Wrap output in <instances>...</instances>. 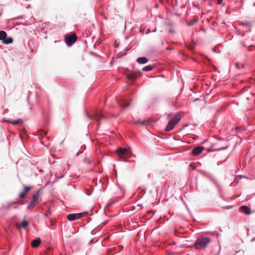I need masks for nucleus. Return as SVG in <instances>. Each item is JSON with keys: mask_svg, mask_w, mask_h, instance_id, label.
Returning <instances> with one entry per match:
<instances>
[{"mask_svg": "<svg viewBox=\"0 0 255 255\" xmlns=\"http://www.w3.org/2000/svg\"><path fill=\"white\" fill-rule=\"evenodd\" d=\"M210 241V239L208 237H201L199 238L195 244V248L198 250H203L207 248Z\"/></svg>", "mask_w": 255, "mask_h": 255, "instance_id": "1", "label": "nucleus"}, {"mask_svg": "<svg viewBox=\"0 0 255 255\" xmlns=\"http://www.w3.org/2000/svg\"><path fill=\"white\" fill-rule=\"evenodd\" d=\"M181 120V116L179 114H177L175 115L174 118L171 119L167 125L165 131H169L173 128Z\"/></svg>", "mask_w": 255, "mask_h": 255, "instance_id": "2", "label": "nucleus"}, {"mask_svg": "<svg viewBox=\"0 0 255 255\" xmlns=\"http://www.w3.org/2000/svg\"><path fill=\"white\" fill-rule=\"evenodd\" d=\"M117 153L119 157L124 159L129 158L131 155L130 149L127 148H120Z\"/></svg>", "mask_w": 255, "mask_h": 255, "instance_id": "3", "label": "nucleus"}, {"mask_svg": "<svg viewBox=\"0 0 255 255\" xmlns=\"http://www.w3.org/2000/svg\"><path fill=\"white\" fill-rule=\"evenodd\" d=\"M40 195V190H37L36 193L33 195L32 199L29 204V205L28 206L27 208L28 209H33L36 204H37L38 203V199L39 195Z\"/></svg>", "mask_w": 255, "mask_h": 255, "instance_id": "4", "label": "nucleus"}, {"mask_svg": "<svg viewBox=\"0 0 255 255\" xmlns=\"http://www.w3.org/2000/svg\"><path fill=\"white\" fill-rule=\"evenodd\" d=\"M87 212H82L77 214H70L67 215V220L71 221L79 219L83 217L84 214H86Z\"/></svg>", "mask_w": 255, "mask_h": 255, "instance_id": "5", "label": "nucleus"}, {"mask_svg": "<svg viewBox=\"0 0 255 255\" xmlns=\"http://www.w3.org/2000/svg\"><path fill=\"white\" fill-rule=\"evenodd\" d=\"M77 40V36L75 33L72 34L66 37V41L67 45L71 46Z\"/></svg>", "mask_w": 255, "mask_h": 255, "instance_id": "6", "label": "nucleus"}, {"mask_svg": "<svg viewBox=\"0 0 255 255\" xmlns=\"http://www.w3.org/2000/svg\"><path fill=\"white\" fill-rule=\"evenodd\" d=\"M204 147L202 146H198L195 147L192 150V154L194 155H198L203 150Z\"/></svg>", "mask_w": 255, "mask_h": 255, "instance_id": "7", "label": "nucleus"}, {"mask_svg": "<svg viewBox=\"0 0 255 255\" xmlns=\"http://www.w3.org/2000/svg\"><path fill=\"white\" fill-rule=\"evenodd\" d=\"M239 211L242 212H244L247 215H250L251 213V209L246 206H243L240 207Z\"/></svg>", "mask_w": 255, "mask_h": 255, "instance_id": "8", "label": "nucleus"}, {"mask_svg": "<svg viewBox=\"0 0 255 255\" xmlns=\"http://www.w3.org/2000/svg\"><path fill=\"white\" fill-rule=\"evenodd\" d=\"M103 115L101 112H98L96 114H95L93 118H92L91 116H88V117L90 119H93L96 121H99L102 117H103Z\"/></svg>", "mask_w": 255, "mask_h": 255, "instance_id": "9", "label": "nucleus"}, {"mask_svg": "<svg viewBox=\"0 0 255 255\" xmlns=\"http://www.w3.org/2000/svg\"><path fill=\"white\" fill-rule=\"evenodd\" d=\"M134 124L136 125L139 124L142 126H145L149 124V120L142 121L140 120H137L134 122Z\"/></svg>", "mask_w": 255, "mask_h": 255, "instance_id": "10", "label": "nucleus"}, {"mask_svg": "<svg viewBox=\"0 0 255 255\" xmlns=\"http://www.w3.org/2000/svg\"><path fill=\"white\" fill-rule=\"evenodd\" d=\"M28 225V222L26 220H23L20 223L17 224L16 225V227L18 229H20L21 228H25Z\"/></svg>", "mask_w": 255, "mask_h": 255, "instance_id": "11", "label": "nucleus"}, {"mask_svg": "<svg viewBox=\"0 0 255 255\" xmlns=\"http://www.w3.org/2000/svg\"><path fill=\"white\" fill-rule=\"evenodd\" d=\"M40 242V238H37L32 241L31 245L33 248H36L39 245Z\"/></svg>", "mask_w": 255, "mask_h": 255, "instance_id": "12", "label": "nucleus"}, {"mask_svg": "<svg viewBox=\"0 0 255 255\" xmlns=\"http://www.w3.org/2000/svg\"><path fill=\"white\" fill-rule=\"evenodd\" d=\"M13 41V39L11 37H5L4 39L2 41V42L4 44H8L11 43Z\"/></svg>", "mask_w": 255, "mask_h": 255, "instance_id": "13", "label": "nucleus"}, {"mask_svg": "<svg viewBox=\"0 0 255 255\" xmlns=\"http://www.w3.org/2000/svg\"><path fill=\"white\" fill-rule=\"evenodd\" d=\"M119 105L121 107H127L129 105V103L125 99H122L119 102Z\"/></svg>", "mask_w": 255, "mask_h": 255, "instance_id": "14", "label": "nucleus"}, {"mask_svg": "<svg viewBox=\"0 0 255 255\" xmlns=\"http://www.w3.org/2000/svg\"><path fill=\"white\" fill-rule=\"evenodd\" d=\"M136 61L139 64H145L148 60L146 57H140L137 59Z\"/></svg>", "mask_w": 255, "mask_h": 255, "instance_id": "15", "label": "nucleus"}, {"mask_svg": "<svg viewBox=\"0 0 255 255\" xmlns=\"http://www.w3.org/2000/svg\"><path fill=\"white\" fill-rule=\"evenodd\" d=\"M6 36H7V34L4 31H0V40L2 41Z\"/></svg>", "mask_w": 255, "mask_h": 255, "instance_id": "16", "label": "nucleus"}, {"mask_svg": "<svg viewBox=\"0 0 255 255\" xmlns=\"http://www.w3.org/2000/svg\"><path fill=\"white\" fill-rule=\"evenodd\" d=\"M23 187H24V189H23V192L25 194L26 193H27L30 190V189L32 188V187L27 186L25 185H24Z\"/></svg>", "mask_w": 255, "mask_h": 255, "instance_id": "17", "label": "nucleus"}, {"mask_svg": "<svg viewBox=\"0 0 255 255\" xmlns=\"http://www.w3.org/2000/svg\"><path fill=\"white\" fill-rule=\"evenodd\" d=\"M136 77V74L134 73H130L127 75V78L128 80L133 79Z\"/></svg>", "mask_w": 255, "mask_h": 255, "instance_id": "18", "label": "nucleus"}, {"mask_svg": "<svg viewBox=\"0 0 255 255\" xmlns=\"http://www.w3.org/2000/svg\"><path fill=\"white\" fill-rule=\"evenodd\" d=\"M243 25L246 26L250 28H251L252 26V23L250 21H245L242 23Z\"/></svg>", "mask_w": 255, "mask_h": 255, "instance_id": "19", "label": "nucleus"}, {"mask_svg": "<svg viewBox=\"0 0 255 255\" xmlns=\"http://www.w3.org/2000/svg\"><path fill=\"white\" fill-rule=\"evenodd\" d=\"M152 66H150V65H148V66H146L145 67H144L143 68V70L145 71H150L152 69Z\"/></svg>", "mask_w": 255, "mask_h": 255, "instance_id": "20", "label": "nucleus"}, {"mask_svg": "<svg viewBox=\"0 0 255 255\" xmlns=\"http://www.w3.org/2000/svg\"><path fill=\"white\" fill-rule=\"evenodd\" d=\"M10 123L12 124L15 125H17V124L22 123V121L21 120H18L10 122Z\"/></svg>", "mask_w": 255, "mask_h": 255, "instance_id": "21", "label": "nucleus"}, {"mask_svg": "<svg viewBox=\"0 0 255 255\" xmlns=\"http://www.w3.org/2000/svg\"><path fill=\"white\" fill-rule=\"evenodd\" d=\"M25 195L26 194L22 192L19 194V197L20 199H23L25 198Z\"/></svg>", "mask_w": 255, "mask_h": 255, "instance_id": "22", "label": "nucleus"}, {"mask_svg": "<svg viewBox=\"0 0 255 255\" xmlns=\"http://www.w3.org/2000/svg\"><path fill=\"white\" fill-rule=\"evenodd\" d=\"M223 0H217V3L220 4L222 3Z\"/></svg>", "mask_w": 255, "mask_h": 255, "instance_id": "23", "label": "nucleus"}, {"mask_svg": "<svg viewBox=\"0 0 255 255\" xmlns=\"http://www.w3.org/2000/svg\"><path fill=\"white\" fill-rule=\"evenodd\" d=\"M39 132H42V133H43L44 135H46L47 134V132L44 131H43L42 130H40Z\"/></svg>", "mask_w": 255, "mask_h": 255, "instance_id": "24", "label": "nucleus"}, {"mask_svg": "<svg viewBox=\"0 0 255 255\" xmlns=\"http://www.w3.org/2000/svg\"><path fill=\"white\" fill-rule=\"evenodd\" d=\"M194 24V23H188V25L191 26V25H192Z\"/></svg>", "mask_w": 255, "mask_h": 255, "instance_id": "25", "label": "nucleus"}, {"mask_svg": "<svg viewBox=\"0 0 255 255\" xmlns=\"http://www.w3.org/2000/svg\"><path fill=\"white\" fill-rule=\"evenodd\" d=\"M150 32V30L149 29H147V31H146V33L147 34V33H148Z\"/></svg>", "mask_w": 255, "mask_h": 255, "instance_id": "26", "label": "nucleus"}, {"mask_svg": "<svg viewBox=\"0 0 255 255\" xmlns=\"http://www.w3.org/2000/svg\"><path fill=\"white\" fill-rule=\"evenodd\" d=\"M169 32H174V31L172 29H170V30H169Z\"/></svg>", "mask_w": 255, "mask_h": 255, "instance_id": "27", "label": "nucleus"}, {"mask_svg": "<svg viewBox=\"0 0 255 255\" xmlns=\"http://www.w3.org/2000/svg\"><path fill=\"white\" fill-rule=\"evenodd\" d=\"M82 152H80L81 153ZM80 152H77L76 154V156H78Z\"/></svg>", "mask_w": 255, "mask_h": 255, "instance_id": "28", "label": "nucleus"}, {"mask_svg": "<svg viewBox=\"0 0 255 255\" xmlns=\"http://www.w3.org/2000/svg\"><path fill=\"white\" fill-rule=\"evenodd\" d=\"M196 22H197V21H196V20H195L194 22H193V21H192V23H194V24L195 23H196Z\"/></svg>", "mask_w": 255, "mask_h": 255, "instance_id": "29", "label": "nucleus"}, {"mask_svg": "<svg viewBox=\"0 0 255 255\" xmlns=\"http://www.w3.org/2000/svg\"><path fill=\"white\" fill-rule=\"evenodd\" d=\"M189 48L190 49H192V46H191L189 47Z\"/></svg>", "mask_w": 255, "mask_h": 255, "instance_id": "30", "label": "nucleus"}, {"mask_svg": "<svg viewBox=\"0 0 255 255\" xmlns=\"http://www.w3.org/2000/svg\"><path fill=\"white\" fill-rule=\"evenodd\" d=\"M227 147H228V146H226L225 147L223 148V149H226V148H227Z\"/></svg>", "mask_w": 255, "mask_h": 255, "instance_id": "31", "label": "nucleus"}]
</instances>
